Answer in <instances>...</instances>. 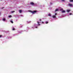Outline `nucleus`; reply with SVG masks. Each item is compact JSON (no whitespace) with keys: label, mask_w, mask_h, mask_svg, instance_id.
I'll return each mask as SVG.
<instances>
[{"label":"nucleus","mask_w":73,"mask_h":73,"mask_svg":"<svg viewBox=\"0 0 73 73\" xmlns=\"http://www.w3.org/2000/svg\"><path fill=\"white\" fill-rule=\"evenodd\" d=\"M30 12H31V13H32L33 14H35V13H36V12H37V11H30Z\"/></svg>","instance_id":"f257e3e1"},{"label":"nucleus","mask_w":73,"mask_h":73,"mask_svg":"<svg viewBox=\"0 0 73 73\" xmlns=\"http://www.w3.org/2000/svg\"><path fill=\"white\" fill-rule=\"evenodd\" d=\"M30 4L32 5H35V3L33 2H31Z\"/></svg>","instance_id":"f03ea898"},{"label":"nucleus","mask_w":73,"mask_h":73,"mask_svg":"<svg viewBox=\"0 0 73 73\" xmlns=\"http://www.w3.org/2000/svg\"><path fill=\"white\" fill-rule=\"evenodd\" d=\"M69 6H70V7H72V6H73V5L72 4H68Z\"/></svg>","instance_id":"7ed1b4c3"},{"label":"nucleus","mask_w":73,"mask_h":73,"mask_svg":"<svg viewBox=\"0 0 73 73\" xmlns=\"http://www.w3.org/2000/svg\"><path fill=\"white\" fill-rule=\"evenodd\" d=\"M62 13H65V11L63 10L62 11Z\"/></svg>","instance_id":"20e7f679"},{"label":"nucleus","mask_w":73,"mask_h":73,"mask_svg":"<svg viewBox=\"0 0 73 73\" xmlns=\"http://www.w3.org/2000/svg\"><path fill=\"white\" fill-rule=\"evenodd\" d=\"M19 13H21V12H22V10H19Z\"/></svg>","instance_id":"39448f33"},{"label":"nucleus","mask_w":73,"mask_h":73,"mask_svg":"<svg viewBox=\"0 0 73 73\" xmlns=\"http://www.w3.org/2000/svg\"><path fill=\"white\" fill-rule=\"evenodd\" d=\"M56 16H54V15H53L52 16V17L53 18H56Z\"/></svg>","instance_id":"423d86ee"},{"label":"nucleus","mask_w":73,"mask_h":73,"mask_svg":"<svg viewBox=\"0 0 73 73\" xmlns=\"http://www.w3.org/2000/svg\"><path fill=\"white\" fill-rule=\"evenodd\" d=\"M5 20H6V19H5L4 18L3 19V21H5Z\"/></svg>","instance_id":"0eeeda50"},{"label":"nucleus","mask_w":73,"mask_h":73,"mask_svg":"<svg viewBox=\"0 0 73 73\" xmlns=\"http://www.w3.org/2000/svg\"><path fill=\"white\" fill-rule=\"evenodd\" d=\"M70 10H67V12H70Z\"/></svg>","instance_id":"6e6552de"},{"label":"nucleus","mask_w":73,"mask_h":73,"mask_svg":"<svg viewBox=\"0 0 73 73\" xmlns=\"http://www.w3.org/2000/svg\"><path fill=\"white\" fill-rule=\"evenodd\" d=\"M9 18L12 17V15H9Z\"/></svg>","instance_id":"1a4fd4ad"},{"label":"nucleus","mask_w":73,"mask_h":73,"mask_svg":"<svg viewBox=\"0 0 73 73\" xmlns=\"http://www.w3.org/2000/svg\"><path fill=\"white\" fill-rule=\"evenodd\" d=\"M37 23L38 24V25H40V24H39V22L38 21H37Z\"/></svg>","instance_id":"9d476101"},{"label":"nucleus","mask_w":73,"mask_h":73,"mask_svg":"<svg viewBox=\"0 0 73 73\" xmlns=\"http://www.w3.org/2000/svg\"><path fill=\"white\" fill-rule=\"evenodd\" d=\"M48 16H51V14H50V13H49V14L48 15Z\"/></svg>","instance_id":"9b49d317"},{"label":"nucleus","mask_w":73,"mask_h":73,"mask_svg":"<svg viewBox=\"0 0 73 73\" xmlns=\"http://www.w3.org/2000/svg\"><path fill=\"white\" fill-rule=\"evenodd\" d=\"M70 2H73V0H70Z\"/></svg>","instance_id":"f8f14e48"},{"label":"nucleus","mask_w":73,"mask_h":73,"mask_svg":"<svg viewBox=\"0 0 73 73\" xmlns=\"http://www.w3.org/2000/svg\"><path fill=\"white\" fill-rule=\"evenodd\" d=\"M58 11V9H56L55 12H56V11Z\"/></svg>","instance_id":"ddd939ff"},{"label":"nucleus","mask_w":73,"mask_h":73,"mask_svg":"<svg viewBox=\"0 0 73 73\" xmlns=\"http://www.w3.org/2000/svg\"><path fill=\"white\" fill-rule=\"evenodd\" d=\"M11 23H12V24H13V22L12 21H11Z\"/></svg>","instance_id":"4468645a"},{"label":"nucleus","mask_w":73,"mask_h":73,"mask_svg":"<svg viewBox=\"0 0 73 73\" xmlns=\"http://www.w3.org/2000/svg\"><path fill=\"white\" fill-rule=\"evenodd\" d=\"M13 12H15V11H11V13H13Z\"/></svg>","instance_id":"2eb2a0df"},{"label":"nucleus","mask_w":73,"mask_h":73,"mask_svg":"<svg viewBox=\"0 0 73 73\" xmlns=\"http://www.w3.org/2000/svg\"><path fill=\"white\" fill-rule=\"evenodd\" d=\"M45 23H46V24H48V22L47 21V22H46Z\"/></svg>","instance_id":"dca6fc26"},{"label":"nucleus","mask_w":73,"mask_h":73,"mask_svg":"<svg viewBox=\"0 0 73 73\" xmlns=\"http://www.w3.org/2000/svg\"><path fill=\"white\" fill-rule=\"evenodd\" d=\"M13 31H15V28L13 29Z\"/></svg>","instance_id":"f3484780"},{"label":"nucleus","mask_w":73,"mask_h":73,"mask_svg":"<svg viewBox=\"0 0 73 73\" xmlns=\"http://www.w3.org/2000/svg\"><path fill=\"white\" fill-rule=\"evenodd\" d=\"M1 37H2V36L1 35H0V38Z\"/></svg>","instance_id":"a211bd4d"},{"label":"nucleus","mask_w":73,"mask_h":73,"mask_svg":"<svg viewBox=\"0 0 73 73\" xmlns=\"http://www.w3.org/2000/svg\"><path fill=\"white\" fill-rule=\"evenodd\" d=\"M62 1H65V0H61Z\"/></svg>","instance_id":"6ab92c4d"},{"label":"nucleus","mask_w":73,"mask_h":73,"mask_svg":"<svg viewBox=\"0 0 73 73\" xmlns=\"http://www.w3.org/2000/svg\"><path fill=\"white\" fill-rule=\"evenodd\" d=\"M55 15H57V13H55Z\"/></svg>","instance_id":"aec40b11"},{"label":"nucleus","mask_w":73,"mask_h":73,"mask_svg":"<svg viewBox=\"0 0 73 73\" xmlns=\"http://www.w3.org/2000/svg\"><path fill=\"white\" fill-rule=\"evenodd\" d=\"M72 13H70V15H72Z\"/></svg>","instance_id":"412c9836"},{"label":"nucleus","mask_w":73,"mask_h":73,"mask_svg":"<svg viewBox=\"0 0 73 73\" xmlns=\"http://www.w3.org/2000/svg\"><path fill=\"white\" fill-rule=\"evenodd\" d=\"M39 20H40V21H41V19H39Z\"/></svg>","instance_id":"4be33fe9"},{"label":"nucleus","mask_w":73,"mask_h":73,"mask_svg":"<svg viewBox=\"0 0 73 73\" xmlns=\"http://www.w3.org/2000/svg\"><path fill=\"white\" fill-rule=\"evenodd\" d=\"M42 24H43L44 22H42Z\"/></svg>","instance_id":"5701e85b"},{"label":"nucleus","mask_w":73,"mask_h":73,"mask_svg":"<svg viewBox=\"0 0 73 73\" xmlns=\"http://www.w3.org/2000/svg\"><path fill=\"white\" fill-rule=\"evenodd\" d=\"M35 28H37V27H35Z\"/></svg>","instance_id":"b1692460"},{"label":"nucleus","mask_w":73,"mask_h":73,"mask_svg":"<svg viewBox=\"0 0 73 73\" xmlns=\"http://www.w3.org/2000/svg\"><path fill=\"white\" fill-rule=\"evenodd\" d=\"M4 7H3L2 8V9H3V8H4Z\"/></svg>","instance_id":"393cba45"},{"label":"nucleus","mask_w":73,"mask_h":73,"mask_svg":"<svg viewBox=\"0 0 73 73\" xmlns=\"http://www.w3.org/2000/svg\"><path fill=\"white\" fill-rule=\"evenodd\" d=\"M35 24H35L34 25L35 27Z\"/></svg>","instance_id":"a878e982"},{"label":"nucleus","mask_w":73,"mask_h":73,"mask_svg":"<svg viewBox=\"0 0 73 73\" xmlns=\"http://www.w3.org/2000/svg\"><path fill=\"white\" fill-rule=\"evenodd\" d=\"M61 10H62V9H61Z\"/></svg>","instance_id":"bb28decb"}]
</instances>
